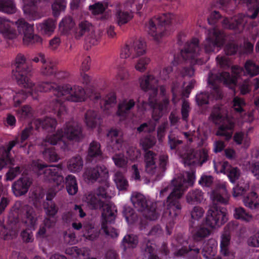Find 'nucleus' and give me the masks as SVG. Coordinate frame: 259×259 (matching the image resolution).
Masks as SVG:
<instances>
[{"label":"nucleus","mask_w":259,"mask_h":259,"mask_svg":"<svg viewBox=\"0 0 259 259\" xmlns=\"http://www.w3.org/2000/svg\"><path fill=\"white\" fill-rule=\"evenodd\" d=\"M63 132V137L69 140L79 141L82 138L81 126L76 122L70 121L67 123Z\"/></svg>","instance_id":"nucleus-19"},{"label":"nucleus","mask_w":259,"mask_h":259,"mask_svg":"<svg viewBox=\"0 0 259 259\" xmlns=\"http://www.w3.org/2000/svg\"><path fill=\"white\" fill-rule=\"evenodd\" d=\"M18 32L23 35V41L25 45L40 43L41 38L34 34L33 26L23 19H19L15 22Z\"/></svg>","instance_id":"nucleus-10"},{"label":"nucleus","mask_w":259,"mask_h":259,"mask_svg":"<svg viewBox=\"0 0 259 259\" xmlns=\"http://www.w3.org/2000/svg\"><path fill=\"white\" fill-rule=\"evenodd\" d=\"M84 177L92 182L96 181L98 179L99 182H106L109 177L108 170L104 165L89 167L85 170ZM106 184L107 183L106 182ZM106 185L107 186V184Z\"/></svg>","instance_id":"nucleus-17"},{"label":"nucleus","mask_w":259,"mask_h":259,"mask_svg":"<svg viewBox=\"0 0 259 259\" xmlns=\"http://www.w3.org/2000/svg\"><path fill=\"white\" fill-rule=\"evenodd\" d=\"M63 138V130H58L55 134L47 136L44 142L43 145H47V143L52 145H61V148L64 151L68 150V145L62 140Z\"/></svg>","instance_id":"nucleus-29"},{"label":"nucleus","mask_w":259,"mask_h":259,"mask_svg":"<svg viewBox=\"0 0 259 259\" xmlns=\"http://www.w3.org/2000/svg\"><path fill=\"white\" fill-rule=\"evenodd\" d=\"M103 158V155L101 149L100 143L97 141H92L89 146L88 151L87 159L90 162H96L101 161Z\"/></svg>","instance_id":"nucleus-28"},{"label":"nucleus","mask_w":259,"mask_h":259,"mask_svg":"<svg viewBox=\"0 0 259 259\" xmlns=\"http://www.w3.org/2000/svg\"><path fill=\"white\" fill-rule=\"evenodd\" d=\"M230 195L229 194L226 186L221 185L215 190L211 192L210 198L212 200V204L209 206H217V208H225L220 206V204L226 205L229 203Z\"/></svg>","instance_id":"nucleus-16"},{"label":"nucleus","mask_w":259,"mask_h":259,"mask_svg":"<svg viewBox=\"0 0 259 259\" xmlns=\"http://www.w3.org/2000/svg\"><path fill=\"white\" fill-rule=\"evenodd\" d=\"M197 150L191 149L187 150L185 153L182 154V157L185 165H198V159H197Z\"/></svg>","instance_id":"nucleus-35"},{"label":"nucleus","mask_w":259,"mask_h":259,"mask_svg":"<svg viewBox=\"0 0 259 259\" xmlns=\"http://www.w3.org/2000/svg\"><path fill=\"white\" fill-rule=\"evenodd\" d=\"M57 123L56 119L49 117H47L44 119H37L33 121V124L35 125L37 130L39 126H41L44 130L48 132L54 131Z\"/></svg>","instance_id":"nucleus-31"},{"label":"nucleus","mask_w":259,"mask_h":259,"mask_svg":"<svg viewBox=\"0 0 259 259\" xmlns=\"http://www.w3.org/2000/svg\"><path fill=\"white\" fill-rule=\"evenodd\" d=\"M245 105L246 103L243 99L237 96L234 98L233 100V107L236 112L239 113L243 112V107Z\"/></svg>","instance_id":"nucleus-61"},{"label":"nucleus","mask_w":259,"mask_h":259,"mask_svg":"<svg viewBox=\"0 0 259 259\" xmlns=\"http://www.w3.org/2000/svg\"><path fill=\"white\" fill-rule=\"evenodd\" d=\"M114 180L116 183L117 188L119 190H126L128 186V184L127 180L125 179L122 173L120 171H117L114 175Z\"/></svg>","instance_id":"nucleus-51"},{"label":"nucleus","mask_w":259,"mask_h":259,"mask_svg":"<svg viewBox=\"0 0 259 259\" xmlns=\"http://www.w3.org/2000/svg\"><path fill=\"white\" fill-rule=\"evenodd\" d=\"M249 189V183L241 180L233 189V196L234 197L242 196Z\"/></svg>","instance_id":"nucleus-45"},{"label":"nucleus","mask_w":259,"mask_h":259,"mask_svg":"<svg viewBox=\"0 0 259 259\" xmlns=\"http://www.w3.org/2000/svg\"><path fill=\"white\" fill-rule=\"evenodd\" d=\"M194 180L195 171H186L182 177L172 181L174 188L171 186H168L160 191V197L170 193L166 200L163 202L166 208L164 212L165 217L168 215L170 218L173 219L180 213L182 205L180 200L184 191L188 187L193 185Z\"/></svg>","instance_id":"nucleus-1"},{"label":"nucleus","mask_w":259,"mask_h":259,"mask_svg":"<svg viewBox=\"0 0 259 259\" xmlns=\"http://www.w3.org/2000/svg\"><path fill=\"white\" fill-rule=\"evenodd\" d=\"M230 236L225 234L222 236L221 241V252L225 257L224 259H234V253L229 248L230 244Z\"/></svg>","instance_id":"nucleus-33"},{"label":"nucleus","mask_w":259,"mask_h":259,"mask_svg":"<svg viewBox=\"0 0 259 259\" xmlns=\"http://www.w3.org/2000/svg\"><path fill=\"white\" fill-rule=\"evenodd\" d=\"M61 96H64V99L69 101L82 102L85 98V91L80 86L64 84L61 87Z\"/></svg>","instance_id":"nucleus-13"},{"label":"nucleus","mask_w":259,"mask_h":259,"mask_svg":"<svg viewBox=\"0 0 259 259\" xmlns=\"http://www.w3.org/2000/svg\"><path fill=\"white\" fill-rule=\"evenodd\" d=\"M245 71L244 73H246L250 76H254L259 74V66L256 65L251 60H248L244 65Z\"/></svg>","instance_id":"nucleus-53"},{"label":"nucleus","mask_w":259,"mask_h":259,"mask_svg":"<svg viewBox=\"0 0 259 259\" xmlns=\"http://www.w3.org/2000/svg\"><path fill=\"white\" fill-rule=\"evenodd\" d=\"M66 6V0H55L52 6L53 15L58 17L60 12L65 10Z\"/></svg>","instance_id":"nucleus-56"},{"label":"nucleus","mask_w":259,"mask_h":259,"mask_svg":"<svg viewBox=\"0 0 259 259\" xmlns=\"http://www.w3.org/2000/svg\"><path fill=\"white\" fill-rule=\"evenodd\" d=\"M18 142V140H13L6 146L0 147V170L11 163L10 151Z\"/></svg>","instance_id":"nucleus-27"},{"label":"nucleus","mask_w":259,"mask_h":259,"mask_svg":"<svg viewBox=\"0 0 259 259\" xmlns=\"http://www.w3.org/2000/svg\"><path fill=\"white\" fill-rule=\"evenodd\" d=\"M17 232V230L16 228L8 230L4 227L3 229L1 230L0 235L3 236L4 240H10L16 237Z\"/></svg>","instance_id":"nucleus-63"},{"label":"nucleus","mask_w":259,"mask_h":259,"mask_svg":"<svg viewBox=\"0 0 259 259\" xmlns=\"http://www.w3.org/2000/svg\"><path fill=\"white\" fill-rule=\"evenodd\" d=\"M100 117L98 113L89 110L85 114V122L89 127L94 128L100 123Z\"/></svg>","instance_id":"nucleus-40"},{"label":"nucleus","mask_w":259,"mask_h":259,"mask_svg":"<svg viewBox=\"0 0 259 259\" xmlns=\"http://www.w3.org/2000/svg\"><path fill=\"white\" fill-rule=\"evenodd\" d=\"M42 206L45 210L46 215L56 216L59 210V208L54 201H44L42 203Z\"/></svg>","instance_id":"nucleus-52"},{"label":"nucleus","mask_w":259,"mask_h":259,"mask_svg":"<svg viewBox=\"0 0 259 259\" xmlns=\"http://www.w3.org/2000/svg\"><path fill=\"white\" fill-rule=\"evenodd\" d=\"M123 141L121 138L118 139H113L107 146V150L111 154L119 151L122 145Z\"/></svg>","instance_id":"nucleus-57"},{"label":"nucleus","mask_w":259,"mask_h":259,"mask_svg":"<svg viewBox=\"0 0 259 259\" xmlns=\"http://www.w3.org/2000/svg\"><path fill=\"white\" fill-rule=\"evenodd\" d=\"M18 117L23 120L29 118L32 115L31 108L28 105H24L21 108L17 110Z\"/></svg>","instance_id":"nucleus-59"},{"label":"nucleus","mask_w":259,"mask_h":259,"mask_svg":"<svg viewBox=\"0 0 259 259\" xmlns=\"http://www.w3.org/2000/svg\"><path fill=\"white\" fill-rule=\"evenodd\" d=\"M211 231L203 225L198 227L193 234V238L195 240L199 241L207 237L210 234Z\"/></svg>","instance_id":"nucleus-50"},{"label":"nucleus","mask_w":259,"mask_h":259,"mask_svg":"<svg viewBox=\"0 0 259 259\" xmlns=\"http://www.w3.org/2000/svg\"><path fill=\"white\" fill-rule=\"evenodd\" d=\"M22 222L28 228H33L36 225L37 217L33 208L29 205H24L22 207Z\"/></svg>","instance_id":"nucleus-26"},{"label":"nucleus","mask_w":259,"mask_h":259,"mask_svg":"<svg viewBox=\"0 0 259 259\" xmlns=\"http://www.w3.org/2000/svg\"><path fill=\"white\" fill-rule=\"evenodd\" d=\"M135 105L133 100H124L118 105L117 114L119 116H125Z\"/></svg>","instance_id":"nucleus-43"},{"label":"nucleus","mask_w":259,"mask_h":259,"mask_svg":"<svg viewBox=\"0 0 259 259\" xmlns=\"http://www.w3.org/2000/svg\"><path fill=\"white\" fill-rule=\"evenodd\" d=\"M199 41L197 38H193L191 41L188 42L184 50L181 51V55L184 60H197L200 54Z\"/></svg>","instance_id":"nucleus-18"},{"label":"nucleus","mask_w":259,"mask_h":259,"mask_svg":"<svg viewBox=\"0 0 259 259\" xmlns=\"http://www.w3.org/2000/svg\"><path fill=\"white\" fill-rule=\"evenodd\" d=\"M107 8L106 6H104L102 3L98 2L89 6V10L92 13L95 15H101L100 19L102 20L108 19L110 14L107 12H105Z\"/></svg>","instance_id":"nucleus-34"},{"label":"nucleus","mask_w":259,"mask_h":259,"mask_svg":"<svg viewBox=\"0 0 259 259\" xmlns=\"http://www.w3.org/2000/svg\"><path fill=\"white\" fill-rule=\"evenodd\" d=\"M197 159H198V166H201L204 163H205L209 159L208 151L204 148L197 150Z\"/></svg>","instance_id":"nucleus-64"},{"label":"nucleus","mask_w":259,"mask_h":259,"mask_svg":"<svg viewBox=\"0 0 259 259\" xmlns=\"http://www.w3.org/2000/svg\"><path fill=\"white\" fill-rule=\"evenodd\" d=\"M112 159L115 165L118 167L124 168L127 165V158L122 154H115Z\"/></svg>","instance_id":"nucleus-58"},{"label":"nucleus","mask_w":259,"mask_h":259,"mask_svg":"<svg viewBox=\"0 0 259 259\" xmlns=\"http://www.w3.org/2000/svg\"><path fill=\"white\" fill-rule=\"evenodd\" d=\"M31 165L32 170L38 176L44 175L46 181L53 182L58 190L64 187V178L59 174L61 170L59 165H47L39 160H33Z\"/></svg>","instance_id":"nucleus-4"},{"label":"nucleus","mask_w":259,"mask_h":259,"mask_svg":"<svg viewBox=\"0 0 259 259\" xmlns=\"http://www.w3.org/2000/svg\"><path fill=\"white\" fill-rule=\"evenodd\" d=\"M174 16L170 14H162L157 17L151 19L147 25V31L155 40L158 41L164 35V31L166 29Z\"/></svg>","instance_id":"nucleus-7"},{"label":"nucleus","mask_w":259,"mask_h":259,"mask_svg":"<svg viewBox=\"0 0 259 259\" xmlns=\"http://www.w3.org/2000/svg\"><path fill=\"white\" fill-rule=\"evenodd\" d=\"M226 211V208L209 206L205 218V225L212 229L222 226L228 221Z\"/></svg>","instance_id":"nucleus-11"},{"label":"nucleus","mask_w":259,"mask_h":259,"mask_svg":"<svg viewBox=\"0 0 259 259\" xmlns=\"http://www.w3.org/2000/svg\"><path fill=\"white\" fill-rule=\"evenodd\" d=\"M11 24L13 23L4 17L0 19V33L4 37L9 39H13L17 36L16 31L11 27Z\"/></svg>","instance_id":"nucleus-30"},{"label":"nucleus","mask_w":259,"mask_h":259,"mask_svg":"<svg viewBox=\"0 0 259 259\" xmlns=\"http://www.w3.org/2000/svg\"><path fill=\"white\" fill-rule=\"evenodd\" d=\"M101 32L100 30H95L94 29L87 35L86 40L92 45L97 44L98 41L101 37Z\"/></svg>","instance_id":"nucleus-62"},{"label":"nucleus","mask_w":259,"mask_h":259,"mask_svg":"<svg viewBox=\"0 0 259 259\" xmlns=\"http://www.w3.org/2000/svg\"><path fill=\"white\" fill-rule=\"evenodd\" d=\"M220 167V172L226 175L231 182L234 183L239 179L241 171L237 167L232 166L228 161L220 162L214 164V167Z\"/></svg>","instance_id":"nucleus-20"},{"label":"nucleus","mask_w":259,"mask_h":259,"mask_svg":"<svg viewBox=\"0 0 259 259\" xmlns=\"http://www.w3.org/2000/svg\"><path fill=\"white\" fill-rule=\"evenodd\" d=\"M168 104V99H164L159 103L152 101H149V105L153 109L152 119L155 121H159L164 112L167 111Z\"/></svg>","instance_id":"nucleus-23"},{"label":"nucleus","mask_w":259,"mask_h":259,"mask_svg":"<svg viewBox=\"0 0 259 259\" xmlns=\"http://www.w3.org/2000/svg\"><path fill=\"white\" fill-rule=\"evenodd\" d=\"M82 167L83 160L79 155L73 157L67 162L68 169L71 172H78L82 168Z\"/></svg>","instance_id":"nucleus-42"},{"label":"nucleus","mask_w":259,"mask_h":259,"mask_svg":"<svg viewBox=\"0 0 259 259\" xmlns=\"http://www.w3.org/2000/svg\"><path fill=\"white\" fill-rule=\"evenodd\" d=\"M123 213L126 221L129 223H133L137 220L138 218L137 214L135 212L134 210L131 207H124Z\"/></svg>","instance_id":"nucleus-60"},{"label":"nucleus","mask_w":259,"mask_h":259,"mask_svg":"<svg viewBox=\"0 0 259 259\" xmlns=\"http://www.w3.org/2000/svg\"><path fill=\"white\" fill-rule=\"evenodd\" d=\"M146 52V44L142 38L135 40L132 44L126 45L122 50V58H127L132 56L133 58L139 57Z\"/></svg>","instance_id":"nucleus-15"},{"label":"nucleus","mask_w":259,"mask_h":259,"mask_svg":"<svg viewBox=\"0 0 259 259\" xmlns=\"http://www.w3.org/2000/svg\"><path fill=\"white\" fill-rule=\"evenodd\" d=\"M75 22L69 16L65 17L59 24V29L61 33L67 34L74 26Z\"/></svg>","instance_id":"nucleus-49"},{"label":"nucleus","mask_w":259,"mask_h":259,"mask_svg":"<svg viewBox=\"0 0 259 259\" xmlns=\"http://www.w3.org/2000/svg\"><path fill=\"white\" fill-rule=\"evenodd\" d=\"M158 80L153 75H149L141 79L140 86L145 91L157 89Z\"/></svg>","instance_id":"nucleus-36"},{"label":"nucleus","mask_w":259,"mask_h":259,"mask_svg":"<svg viewBox=\"0 0 259 259\" xmlns=\"http://www.w3.org/2000/svg\"><path fill=\"white\" fill-rule=\"evenodd\" d=\"M23 2L24 13L30 15L31 19H36L38 15L35 11L34 5L37 2V0H23Z\"/></svg>","instance_id":"nucleus-44"},{"label":"nucleus","mask_w":259,"mask_h":259,"mask_svg":"<svg viewBox=\"0 0 259 259\" xmlns=\"http://www.w3.org/2000/svg\"><path fill=\"white\" fill-rule=\"evenodd\" d=\"M31 182L27 177L19 178L12 184V188L15 196L19 197L26 194L28 191Z\"/></svg>","instance_id":"nucleus-22"},{"label":"nucleus","mask_w":259,"mask_h":259,"mask_svg":"<svg viewBox=\"0 0 259 259\" xmlns=\"http://www.w3.org/2000/svg\"><path fill=\"white\" fill-rule=\"evenodd\" d=\"M210 118L214 124H220L215 135L224 137L226 141L229 140L232 137L234 122L226 117L223 110L218 107H214L213 108Z\"/></svg>","instance_id":"nucleus-6"},{"label":"nucleus","mask_w":259,"mask_h":259,"mask_svg":"<svg viewBox=\"0 0 259 259\" xmlns=\"http://www.w3.org/2000/svg\"><path fill=\"white\" fill-rule=\"evenodd\" d=\"M56 27V21L49 18L40 23L38 28L42 34L50 35L54 32Z\"/></svg>","instance_id":"nucleus-38"},{"label":"nucleus","mask_w":259,"mask_h":259,"mask_svg":"<svg viewBox=\"0 0 259 259\" xmlns=\"http://www.w3.org/2000/svg\"><path fill=\"white\" fill-rule=\"evenodd\" d=\"M243 201L245 206L250 209L259 208V197L255 192H250L244 196Z\"/></svg>","instance_id":"nucleus-39"},{"label":"nucleus","mask_w":259,"mask_h":259,"mask_svg":"<svg viewBox=\"0 0 259 259\" xmlns=\"http://www.w3.org/2000/svg\"><path fill=\"white\" fill-rule=\"evenodd\" d=\"M16 10L14 0H0V11L12 14L16 12Z\"/></svg>","instance_id":"nucleus-47"},{"label":"nucleus","mask_w":259,"mask_h":259,"mask_svg":"<svg viewBox=\"0 0 259 259\" xmlns=\"http://www.w3.org/2000/svg\"><path fill=\"white\" fill-rule=\"evenodd\" d=\"M203 200V193L199 189L193 190L186 195V201L191 204L201 203Z\"/></svg>","instance_id":"nucleus-41"},{"label":"nucleus","mask_w":259,"mask_h":259,"mask_svg":"<svg viewBox=\"0 0 259 259\" xmlns=\"http://www.w3.org/2000/svg\"><path fill=\"white\" fill-rule=\"evenodd\" d=\"M156 143V139L150 135L142 138L140 141V144L145 150V153L149 149L151 148Z\"/></svg>","instance_id":"nucleus-55"},{"label":"nucleus","mask_w":259,"mask_h":259,"mask_svg":"<svg viewBox=\"0 0 259 259\" xmlns=\"http://www.w3.org/2000/svg\"><path fill=\"white\" fill-rule=\"evenodd\" d=\"M93 29L92 24L88 21H81L75 30L74 36L76 39H80L83 35L89 34Z\"/></svg>","instance_id":"nucleus-37"},{"label":"nucleus","mask_w":259,"mask_h":259,"mask_svg":"<svg viewBox=\"0 0 259 259\" xmlns=\"http://www.w3.org/2000/svg\"><path fill=\"white\" fill-rule=\"evenodd\" d=\"M115 20L119 26L127 23L131 21L133 15L131 11L123 10L120 3L115 4Z\"/></svg>","instance_id":"nucleus-24"},{"label":"nucleus","mask_w":259,"mask_h":259,"mask_svg":"<svg viewBox=\"0 0 259 259\" xmlns=\"http://www.w3.org/2000/svg\"><path fill=\"white\" fill-rule=\"evenodd\" d=\"M14 66L16 70L14 75L17 83L24 88H31L33 86V82L27 76L31 69L28 67L23 55L19 54L17 56Z\"/></svg>","instance_id":"nucleus-9"},{"label":"nucleus","mask_w":259,"mask_h":259,"mask_svg":"<svg viewBox=\"0 0 259 259\" xmlns=\"http://www.w3.org/2000/svg\"><path fill=\"white\" fill-rule=\"evenodd\" d=\"M131 200L134 206L138 211L142 212L143 216L146 219L154 221L159 217V214L156 210L155 204L148 202L143 194L135 192L133 193Z\"/></svg>","instance_id":"nucleus-8"},{"label":"nucleus","mask_w":259,"mask_h":259,"mask_svg":"<svg viewBox=\"0 0 259 259\" xmlns=\"http://www.w3.org/2000/svg\"><path fill=\"white\" fill-rule=\"evenodd\" d=\"M145 171L152 182L160 180L164 175L168 164V156L165 154L158 157V165L157 154L153 151H148L144 155Z\"/></svg>","instance_id":"nucleus-2"},{"label":"nucleus","mask_w":259,"mask_h":259,"mask_svg":"<svg viewBox=\"0 0 259 259\" xmlns=\"http://www.w3.org/2000/svg\"><path fill=\"white\" fill-rule=\"evenodd\" d=\"M33 86L31 88H29L36 92H44L53 91L54 94L57 97H61L62 95L61 93V87L57 85L54 82H42L38 83L36 86L33 83Z\"/></svg>","instance_id":"nucleus-25"},{"label":"nucleus","mask_w":259,"mask_h":259,"mask_svg":"<svg viewBox=\"0 0 259 259\" xmlns=\"http://www.w3.org/2000/svg\"><path fill=\"white\" fill-rule=\"evenodd\" d=\"M122 243L125 249L126 248H135L138 243V237L133 234L126 235L123 239Z\"/></svg>","instance_id":"nucleus-54"},{"label":"nucleus","mask_w":259,"mask_h":259,"mask_svg":"<svg viewBox=\"0 0 259 259\" xmlns=\"http://www.w3.org/2000/svg\"><path fill=\"white\" fill-rule=\"evenodd\" d=\"M225 43V35L217 28L208 30L205 40L203 43L205 51L209 53L214 51L215 48H221Z\"/></svg>","instance_id":"nucleus-12"},{"label":"nucleus","mask_w":259,"mask_h":259,"mask_svg":"<svg viewBox=\"0 0 259 259\" xmlns=\"http://www.w3.org/2000/svg\"><path fill=\"white\" fill-rule=\"evenodd\" d=\"M116 210H114L111 206H107L102 212V229L103 230L106 235L112 238L117 237L118 233L115 229L108 226L107 224L114 222L116 217Z\"/></svg>","instance_id":"nucleus-14"},{"label":"nucleus","mask_w":259,"mask_h":259,"mask_svg":"<svg viewBox=\"0 0 259 259\" xmlns=\"http://www.w3.org/2000/svg\"><path fill=\"white\" fill-rule=\"evenodd\" d=\"M66 189L69 195H74L78 191V186L74 176L68 175L65 179Z\"/></svg>","instance_id":"nucleus-46"},{"label":"nucleus","mask_w":259,"mask_h":259,"mask_svg":"<svg viewBox=\"0 0 259 259\" xmlns=\"http://www.w3.org/2000/svg\"><path fill=\"white\" fill-rule=\"evenodd\" d=\"M234 217L236 219L241 220L246 222H250L252 219V215L241 207H236L234 210Z\"/></svg>","instance_id":"nucleus-48"},{"label":"nucleus","mask_w":259,"mask_h":259,"mask_svg":"<svg viewBox=\"0 0 259 259\" xmlns=\"http://www.w3.org/2000/svg\"><path fill=\"white\" fill-rule=\"evenodd\" d=\"M83 200L88 206L91 209H98L102 208V211L107 206H111L109 204L105 203L96 193L89 192L84 195Z\"/></svg>","instance_id":"nucleus-21"},{"label":"nucleus","mask_w":259,"mask_h":259,"mask_svg":"<svg viewBox=\"0 0 259 259\" xmlns=\"http://www.w3.org/2000/svg\"><path fill=\"white\" fill-rule=\"evenodd\" d=\"M235 3L245 4L250 9L252 7L254 9L251 15L248 14L246 16L242 14H238L230 19L225 18L222 21V25L225 28L229 29H238L241 30L244 27L245 23L248 21V19H253L255 18L259 12V7H257V0H234Z\"/></svg>","instance_id":"nucleus-5"},{"label":"nucleus","mask_w":259,"mask_h":259,"mask_svg":"<svg viewBox=\"0 0 259 259\" xmlns=\"http://www.w3.org/2000/svg\"><path fill=\"white\" fill-rule=\"evenodd\" d=\"M232 71L233 75H232L229 72L225 71L218 74L215 76V80H212L210 77L209 78L208 83L211 89L210 95L215 100L221 99L223 97L218 82H222L230 89H234L237 83V78L241 76L243 69L240 67H234Z\"/></svg>","instance_id":"nucleus-3"},{"label":"nucleus","mask_w":259,"mask_h":259,"mask_svg":"<svg viewBox=\"0 0 259 259\" xmlns=\"http://www.w3.org/2000/svg\"><path fill=\"white\" fill-rule=\"evenodd\" d=\"M40 62L42 64L40 70V73L45 76L54 75L57 71V66L55 64L50 61H47L43 54H40Z\"/></svg>","instance_id":"nucleus-32"}]
</instances>
